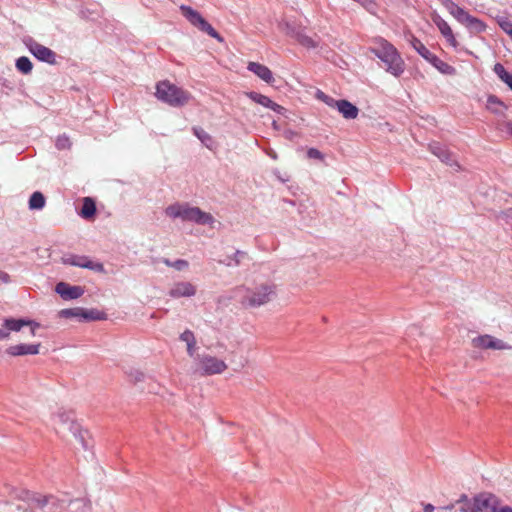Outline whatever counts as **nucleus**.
I'll list each match as a JSON object with an SVG mask.
<instances>
[{
    "label": "nucleus",
    "instance_id": "f257e3e1",
    "mask_svg": "<svg viewBox=\"0 0 512 512\" xmlns=\"http://www.w3.org/2000/svg\"><path fill=\"white\" fill-rule=\"evenodd\" d=\"M372 43L370 51L381 60L386 72L395 77L401 76L405 70V62L397 48L383 37L373 38Z\"/></svg>",
    "mask_w": 512,
    "mask_h": 512
},
{
    "label": "nucleus",
    "instance_id": "f03ea898",
    "mask_svg": "<svg viewBox=\"0 0 512 512\" xmlns=\"http://www.w3.org/2000/svg\"><path fill=\"white\" fill-rule=\"evenodd\" d=\"M165 213L170 218H180L183 221L195 222L201 225L214 222V218L210 213L204 212L198 207H191L186 203L172 204L165 209Z\"/></svg>",
    "mask_w": 512,
    "mask_h": 512
},
{
    "label": "nucleus",
    "instance_id": "7ed1b4c3",
    "mask_svg": "<svg viewBox=\"0 0 512 512\" xmlns=\"http://www.w3.org/2000/svg\"><path fill=\"white\" fill-rule=\"evenodd\" d=\"M155 96L158 100L172 107L184 106L192 98L188 91L176 86L168 80L157 83Z\"/></svg>",
    "mask_w": 512,
    "mask_h": 512
},
{
    "label": "nucleus",
    "instance_id": "20e7f679",
    "mask_svg": "<svg viewBox=\"0 0 512 512\" xmlns=\"http://www.w3.org/2000/svg\"><path fill=\"white\" fill-rule=\"evenodd\" d=\"M275 297L276 285L270 282H263L253 288H246L241 304L244 307L256 308L269 303Z\"/></svg>",
    "mask_w": 512,
    "mask_h": 512
},
{
    "label": "nucleus",
    "instance_id": "39448f33",
    "mask_svg": "<svg viewBox=\"0 0 512 512\" xmlns=\"http://www.w3.org/2000/svg\"><path fill=\"white\" fill-rule=\"evenodd\" d=\"M182 14L188 21L199 28L201 31L207 33L218 42H223V37L198 13L196 10L189 6L182 5L180 7Z\"/></svg>",
    "mask_w": 512,
    "mask_h": 512
},
{
    "label": "nucleus",
    "instance_id": "423d86ee",
    "mask_svg": "<svg viewBox=\"0 0 512 512\" xmlns=\"http://www.w3.org/2000/svg\"><path fill=\"white\" fill-rule=\"evenodd\" d=\"M472 347L479 350H509L512 347L503 340L495 338L492 335H479L471 340Z\"/></svg>",
    "mask_w": 512,
    "mask_h": 512
},
{
    "label": "nucleus",
    "instance_id": "0eeeda50",
    "mask_svg": "<svg viewBox=\"0 0 512 512\" xmlns=\"http://www.w3.org/2000/svg\"><path fill=\"white\" fill-rule=\"evenodd\" d=\"M54 426H55L54 428H55L56 433H58V434H60L62 436H65L64 428L66 426H67V429L70 432H72L74 435H76V433L78 432V435H79L81 441L83 442L84 435H83V432L80 429V426L76 422H74L73 420H70L64 414L57 415L54 418Z\"/></svg>",
    "mask_w": 512,
    "mask_h": 512
},
{
    "label": "nucleus",
    "instance_id": "6e6552de",
    "mask_svg": "<svg viewBox=\"0 0 512 512\" xmlns=\"http://www.w3.org/2000/svg\"><path fill=\"white\" fill-rule=\"evenodd\" d=\"M65 264L86 268L95 272H104V266L100 262H95L87 256L71 255L64 259Z\"/></svg>",
    "mask_w": 512,
    "mask_h": 512
},
{
    "label": "nucleus",
    "instance_id": "1a4fd4ad",
    "mask_svg": "<svg viewBox=\"0 0 512 512\" xmlns=\"http://www.w3.org/2000/svg\"><path fill=\"white\" fill-rule=\"evenodd\" d=\"M200 366L203 373L207 375L220 374L227 369L223 360L213 356H203L200 360Z\"/></svg>",
    "mask_w": 512,
    "mask_h": 512
},
{
    "label": "nucleus",
    "instance_id": "9d476101",
    "mask_svg": "<svg viewBox=\"0 0 512 512\" xmlns=\"http://www.w3.org/2000/svg\"><path fill=\"white\" fill-rule=\"evenodd\" d=\"M477 512H492L498 507L500 500L491 493L483 492L474 496Z\"/></svg>",
    "mask_w": 512,
    "mask_h": 512
},
{
    "label": "nucleus",
    "instance_id": "9b49d317",
    "mask_svg": "<svg viewBox=\"0 0 512 512\" xmlns=\"http://www.w3.org/2000/svg\"><path fill=\"white\" fill-rule=\"evenodd\" d=\"M196 291V286L191 282H176L169 290V296L175 299L181 297H192L196 294Z\"/></svg>",
    "mask_w": 512,
    "mask_h": 512
},
{
    "label": "nucleus",
    "instance_id": "f8f14e48",
    "mask_svg": "<svg viewBox=\"0 0 512 512\" xmlns=\"http://www.w3.org/2000/svg\"><path fill=\"white\" fill-rule=\"evenodd\" d=\"M29 51L40 61L54 64L56 62V54L48 47L39 43H32L29 45Z\"/></svg>",
    "mask_w": 512,
    "mask_h": 512
},
{
    "label": "nucleus",
    "instance_id": "ddd939ff",
    "mask_svg": "<svg viewBox=\"0 0 512 512\" xmlns=\"http://www.w3.org/2000/svg\"><path fill=\"white\" fill-rule=\"evenodd\" d=\"M55 291L64 299H77L84 293V289L80 286H71L67 283L60 282L56 285Z\"/></svg>",
    "mask_w": 512,
    "mask_h": 512
},
{
    "label": "nucleus",
    "instance_id": "4468645a",
    "mask_svg": "<svg viewBox=\"0 0 512 512\" xmlns=\"http://www.w3.org/2000/svg\"><path fill=\"white\" fill-rule=\"evenodd\" d=\"M247 69L268 84L274 82L272 71L265 65L258 62H249Z\"/></svg>",
    "mask_w": 512,
    "mask_h": 512
},
{
    "label": "nucleus",
    "instance_id": "2eb2a0df",
    "mask_svg": "<svg viewBox=\"0 0 512 512\" xmlns=\"http://www.w3.org/2000/svg\"><path fill=\"white\" fill-rule=\"evenodd\" d=\"M246 95L255 103L262 105L263 107L269 108L274 112L283 113V111L285 110L284 107L275 103L269 97L263 94L257 92H248Z\"/></svg>",
    "mask_w": 512,
    "mask_h": 512
},
{
    "label": "nucleus",
    "instance_id": "dca6fc26",
    "mask_svg": "<svg viewBox=\"0 0 512 512\" xmlns=\"http://www.w3.org/2000/svg\"><path fill=\"white\" fill-rule=\"evenodd\" d=\"M433 21L436 24V26L438 27V29L440 30L441 34L445 37L447 42L451 46L457 47L458 41L456 40L449 24L444 19H442L439 15L434 16Z\"/></svg>",
    "mask_w": 512,
    "mask_h": 512
},
{
    "label": "nucleus",
    "instance_id": "f3484780",
    "mask_svg": "<svg viewBox=\"0 0 512 512\" xmlns=\"http://www.w3.org/2000/svg\"><path fill=\"white\" fill-rule=\"evenodd\" d=\"M39 348L40 344H18L10 346L6 351L11 356L36 355Z\"/></svg>",
    "mask_w": 512,
    "mask_h": 512
},
{
    "label": "nucleus",
    "instance_id": "a211bd4d",
    "mask_svg": "<svg viewBox=\"0 0 512 512\" xmlns=\"http://www.w3.org/2000/svg\"><path fill=\"white\" fill-rule=\"evenodd\" d=\"M29 325L31 326V335H35V329L39 327L38 323L33 321L23 320V319H6L4 321L5 331L9 333V331H20L23 326Z\"/></svg>",
    "mask_w": 512,
    "mask_h": 512
},
{
    "label": "nucleus",
    "instance_id": "6ab92c4d",
    "mask_svg": "<svg viewBox=\"0 0 512 512\" xmlns=\"http://www.w3.org/2000/svg\"><path fill=\"white\" fill-rule=\"evenodd\" d=\"M459 22L475 33H481L486 29V25L483 21L470 15L468 12L465 13Z\"/></svg>",
    "mask_w": 512,
    "mask_h": 512
},
{
    "label": "nucleus",
    "instance_id": "aec40b11",
    "mask_svg": "<svg viewBox=\"0 0 512 512\" xmlns=\"http://www.w3.org/2000/svg\"><path fill=\"white\" fill-rule=\"evenodd\" d=\"M430 150L442 162H444L450 166H453V165L458 166V164L454 160L452 154L448 150H446L444 147L440 146L439 144H437V143L431 144Z\"/></svg>",
    "mask_w": 512,
    "mask_h": 512
},
{
    "label": "nucleus",
    "instance_id": "412c9836",
    "mask_svg": "<svg viewBox=\"0 0 512 512\" xmlns=\"http://www.w3.org/2000/svg\"><path fill=\"white\" fill-rule=\"evenodd\" d=\"M337 110L345 119H355L359 114V109L348 100H339Z\"/></svg>",
    "mask_w": 512,
    "mask_h": 512
},
{
    "label": "nucleus",
    "instance_id": "4be33fe9",
    "mask_svg": "<svg viewBox=\"0 0 512 512\" xmlns=\"http://www.w3.org/2000/svg\"><path fill=\"white\" fill-rule=\"evenodd\" d=\"M428 62L432 64L440 73L445 75H455L456 69L449 65L448 63L444 62L440 58H438L435 54H433L429 59Z\"/></svg>",
    "mask_w": 512,
    "mask_h": 512
},
{
    "label": "nucleus",
    "instance_id": "5701e85b",
    "mask_svg": "<svg viewBox=\"0 0 512 512\" xmlns=\"http://www.w3.org/2000/svg\"><path fill=\"white\" fill-rule=\"evenodd\" d=\"M487 109L497 115H505L507 106L495 95H490L487 99Z\"/></svg>",
    "mask_w": 512,
    "mask_h": 512
},
{
    "label": "nucleus",
    "instance_id": "b1692460",
    "mask_svg": "<svg viewBox=\"0 0 512 512\" xmlns=\"http://www.w3.org/2000/svg\"><path fill=\"white\" fill-rule=\"evenodd\" d=\"M460 505L461 512H477L476 503L473 498H469L466 494H462L456 501Z\"/></svg>",
    "mask_w": 512,
    "mask_h": 512
},
{
    "label": "nucleus",
    "instance_id": "393cba45",
    "mask_svg": "<svg viewBox=\"0 0 512 512\" xmlns=\"http://www.w3.org/2000/svg\"><path fill=\"white\" fill-rule=\"evenodd\" d=\"M409 42L411 46L426 60L433 55L432 52L414 35H411Z\"/></svg>",
    "mask_w": 512,
    "mask_h": 512
},
{
    "label": "nucleus",
    "instance_id": "a878e982",
    "mask_svg": "<svg viewBox=\"0 0 512 512\" xmlns=\"http://www.w3.org/2000/svg\"><path fill=\"white\" fill-rule=\"evenodd\" d=\"M442 4L448 10V12L458 21H460L467 12L463 8L459 7L452 0H442Z\"/></svg>",
    "mask_w": 512,
    "mask_h": 512
},
{
    "label": "nucleus",
    "instance_id": "bb28decb",
    "mask_svg": "<svg viewBox=\"0 0 512 512\" xmlns=\"http://www.w3.org/2000/svg\"><path fill=\"white\" fill-rule=\"evenodd\" d=\"M296 41L305 48L314 49L319 46V39H315L304 33H297Z\"/></svg>",
    "mask_w": 512,
    "mask_h": 512
},
{
    "label": "nucleus",
    "instance_id": "cd10ccee",
    "mask_svg": "<svg viewBox=\"0 0 512 512\" xmlns=\"http://www.w3.org/2000/svg\"><path fill=\"white\" fill-rule=\"evenodd\" d=\"M493 70L495 74L512 90V74L509 73L500 63L495 64Z\"/></svg>",
    "mask_w": 512,
    "mask_h": 512
},
{
    "label": "nucleus",
    "instance_id": "c85d7f7f",
    "mask_svg": "<svg viewBox=\"0 0 512 512\" xmlns=\"http://www.w3.org/2000/svg\"><path fill=\"white\" fill-rule=\"evenodd\" d=\"M95 212H96L95 202L89 197L84 198L80 215L83 218L88 219V218H91L92 216H94Z\"/></svg>",
    "mask_w": 512,
    "mask_h": 512
},
{
    "label": "nucleus",
    "instance_id": "c756f323",
    "mask_svg": "<svg viewBox=\"0 0 512 512\" xmlns=\"http://www.w3.org/2000/svg\"><path fill=\"white\" fill-rule=\"evenodd\" d=\"M44 206H45L44 195L39 191L34 192L29 199V208L31 210H39V209H42Z\"/></svg>",
    "mask_w": 512,
    "mask_h": 512
},
{
    "label": "nucleus",
    "instance_id": "7c9ffc66",
    "mask_svg": "<svg viewBox=\"0 0 512 512\" xmlns=\"http://www.w3.org/2000/svg\"><path fill=\"white\" fill-rule=\"evenodd\" d=\"M16 68L24 73L28 74L32 71L33 65L28 57L22 56L16 61Z\"/></svg>",
    "mask_w": 512,
    "mask_h": 512
},
{
    "label": "nucleus",
    "instance_id": "2f4dec72",
    "mask_svg": "<svg viewBox=\"0 0 512 512\" xmlns=\"http://www.w3.org/2000/svg\"><path fill=\"white\" fill-rule=\"evenodd\" d=\"M315 97L316 99H318L319 101H322L324 102L326 105H328L329 107H335L337 108L338 104H339V100H335L334 98H332L331 96H328L327 94H325L323 91L321 90H317V92L315 93Z\"/></svg>",
    "mask_w": 512,
    "mask_h": 512
},
{
    "label": "nucleus",
    "instance_id": "473e14b6",
    "mask_svg": "<svg viewBox=\"0 0 512 512\" xmlns=\"http://www.w3.org/2000/svg\"><path fill=\"white\" fill-rule=\"evenodd\" d=\"M194 133L203 144L209 146V142L212 141V138L208 133H206L202 128H194Z\"/></svg>",
    "mask_w": 512,
    "mask_h": 512
},
{
    "label": "nucleus",
    "instance_id": "72a5a7b5",
    "mask_svg": "<svg viewBox=\"0 0 512 512\" xmlns=\"http://www.w3.org/2000/svg\"><path fill=\"white\" fill-rule=\"evenodd\" d=\"M82 316L88 320H103V319H105V314L103 312H99L97 310H90V311L84 312L82 314Z\"/></svg>",
    "mask_w": 512,
    "mask_h": 512
},
{
    "label": "nucleus",
    "instance_id": "f704fd0d",
    "mask_svg": "<svg viewBox=\"0 0 512 512\" xmlns=\"http://www.w3.org/2000/svg\"><path fill=\"white\" fill-rule=\"evenodd\" d=\"M498 24L512 38V22L508 18H499Z\"/></svg>",
    "mask_w": 512,
    "mask_h": 512
},
{
    "label": "nucleus",
    "instance_id": "c9c22d12",
    "mask_svg": "<svg viewBox=\"0 0 512 512\" xmlns=\"http://www.w3.org/2000/svg\"><path fill=\"white\" fill-rule=\"evenodd\" d=\"M180 339L187 344V346H191V343H196L195 336L192 331L185 330L181 335Z\"/></svg>",
    "mask_w": 512,
    "mask_h": 512
},
{
    "label": "nucleus",
    "instance_id": "e433bc0d",
    "mask_svg": "<svg viewBox=\"0 0 512 512\" xmlns=\"http://www.w3.org/2000/svg\"><path fill=\"white\" fill-rule=\"evenodd\" d=\"M307 156L310 159H317V160H323V158H324L323 154L316 148H309L307 151Z\"/></svg>",
    "mask_w": 512,
    "mask_h": 512
},
{
    "label": "nucleus",
    "instance_id": "4c0bfd02",
    "mask_svg": "<svg viewBox=\"0 0 512 512\" xmlns=\"http://www.w3.org/2000/svg\"><path fill=\"white\" fill-rule=\"evenodd\" d=\"M188 266H189L188 261L183 260V259H178V260L174 261L172 264V267L179 271L186 269Z\"/></svg>",
    "mask_w": 512,
    "mask_h": 512
},
{
    "label": "nucleus",
    "instance_id": "58836bf2",
    "mask_svg": "<svg viewBox=\"0 0 512 512\" xmlns=\"http://www.w3.org/2000/svg\"><path fill=\"white\" fill-rule=\"evenodd\" d=\"M129 377L131 380L135 383L143 381L144 380V374L141 371L135 370L134 372L131 371L129 373Z\"/></svg>",
    "mask_w": 512,
    "mask_h": 512
},
{
    "label": "nucleus",
    "instance_id": "ea45409f",
    "mask_svg": "<svg viewBox=\"0 0 512 512\" xmlns=\"http://www.w3.org/2000/svg\"><path fill=\"white\" fill-rule=\"evenodd\" d=\"M497 128L501 130L506 129L512 135V120L498 123Z\"/></svg>",
    "mask_w": 512,
    "mask_h": 512
},
{
    "label": "nucleus",
    "instance_id": "a19ab883",
    "mask_svg": "<svg viewBox=\"0 0 512 512\" xmlns=\"http://www.w3.org/2000/svg\"><path fill=\"white\" fill-rule=\"evenodd\" d=\"M70 146V143H69V139L64 137V138H61L59 137L57 139V147L58 148H66V147H69Z\"/></svg>",
    "mask_w": 512,
    "mask_h": 512
},
{
    "label": "nucleus",
    "instance_id": "79ce46f5",
    "mask_svg": "<svg viewBox=\"0 0 512 512\" xmlns=\"http://www.w3.org/2000/svg\"><path fill=\"white\" fill-rule=\"evenodd\" d=\"M492 512H512V507L504 506L498 509V507L494 508Z\"/></svg>",
    "mask_w": 512,
    "mask_h": 512
},
{
    "label": "nucleus",
    "instance_id": "37998d69",
    "mask_svg": "<svg viewBox=\"0 0 512 512\" xmlns=\"http://www.w3.org/2000/svg\"><path fill=\"white\" fill-rule=\"evenodd\" d=\"M0 280L3 283H8L10 281V276L6 272H0Z\"/></svg>",
    "mask_w": 512,
    "mask_h": 512
},
{
    "label": "nucleus",
    "instance_id": "c03bdc74",
    "mask_svg": "<svg viewBox=\"0 0 512 512\" xmlns=\"http://www.w3.org/2000/svg\"><path fill=\"white\" fill-rule=\"evenodd\" d=\"M32 501H35L38 506L42 507L46 504V499H40L39 497H33Z\"/></svg>",
    "mask_w": 512,
    "mask_h": 512
},
{
    "label": "nucleus",
    "instance_id": "a18cd8bd",
    "mask_svg": "<svg viewBox=\"0 0 512 512\" xmlns=\"http://www.w3.org/2000/svg\"><path fill=\"white\" fill-rule=\"evenodd\" d=\"M196 343H191V346H187V352L190 356L194 355Z\"/></svg>",
    "mask_w": 512,
    "mask_h": 512
},
{
    "label": "nucleus",
    "instance_id": "49530a36",
    "mask_svg": "<svg viewBox=\"0 0 512 512\" xmlns=\"http://www.w3.org/2000/svg\"><path fill=\"white\" fill-rule=\"evenodd\" d=\"M434 509H435L434 506L430 503L425 504L424 508H423L424 512H433Z\"/></svg>",
    "mask_w": 512,
    "mask_h": 512
},
{
    "label": "nucleus",
    "instance_id": "de8ad7c7",
    "mask_svg": "<svg viewBox=\"0 0 512 512\" xmlns=\"http://www.w3.org/2000/svg\"><path fill=\"white\" fill-rule=\"evenodd\" d=\"M9 337V333L3 329H0V339H7Z\"/></svg>",
    "mask_w": 512,
    "mask_h": 512
},
{
    "label": "nucleus",
    "instance_id": "09e8293b",
    "mask_svg": "<svg viewBox=\"0 0 512 512\" xmlns=\"http://www.w3.org/2000/svg\"><path fill=\"white\" fill-rule=\"evenodd\" d=\"M504 215L508 218V219H512V207L507 209L505 212H504Z\"/></svg>",
    "mask_w": 512,
    "mask_h": 512
},
{
    "label": "nucleus",
    "instance_id": "8fccbe9b",
    "mask_svg": "<svg viewBox=\"0 0 512 512\" xmlns=\"http://www.w3.org/2000/svg\"><path fill=\"white\" fill-rule=\"evenodd\" d=\"M62 313H63V314H65V315H67V316H69V315H76V314L73 312V310H71V309L63 310V311H62Z\"/></svg>",
    "mask_w": 512,
    "mask_h": 512
},
{
    "label": "nucleus",
    "instance_id": "3c124183",
    "mask_svg": "<svg viewBox=\"0 0 512 512\" xmlns=\"http://www.w3.org/2000/svg\"><path fill=\"white\" fill-rule=\"evenodd\" d=\"M162 262H163L165 265H167V266H169V267H172L173 262H172V261H170L169 259L164 258V259L162 260Z\"/></svg>",
    "mask_w": 512,
    "mask_h": 512
},
{
    "label": "nucleus",
    "instance_id": "603ef678",
    "mask_svg": "<svg viewBox=\"0 0 512 512\" xmlns=\"http://www.w3.org/2000/svg\"><path fill=\"white\" fill-rule=\"evenodd\" d=\"M453 508H454V504H451V505H449V506L444 507L443 509L451 510V509H453Z\"/></svg>",
    "mask_w": 512,
    "mask_h": 512
}]
</instances>
